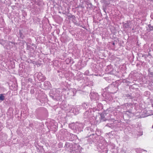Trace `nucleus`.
<instances>
[{"mask_svg":"<svg viewBox=\"0 0 153 153\" xmlns=\"http://www.w3.org/2000/svg\"><path fill=\"white\" fill-rule=\"evenodd\" d=\"M4 99V97L3 95L2 94H1L0 96V100H3Z\"/></svg>","mask_w":153,"mask_h":153,"instance_id":"1","label":"nucleus"},{"mask_svg":"<svg viewBox=\"0 0 153 153\" xmlns=\"http://www.w3.org/2000/svg\"><path fill=\"white\" fill-rule=\"evenodd\" d=\"M128 26V25L127 23H125V24H124V27H125L126 28Z\"/></svg>","mask_w":153,"mask_h":153,"instance_id":"2","label":"nucleus"},{"mask_svg":"<svg viewBox=\"0 0 153 153\" xmlns=\"http://www.w3.org/2000/svg\"><path fill=\"white\" fill-rule=\"evenodd\" d=\"M152 127H153V126H152Z\"/></svg>","mask_w":153,"mask_h":153,"instance_id":"3","label":"nucleus"}]
</instances>
